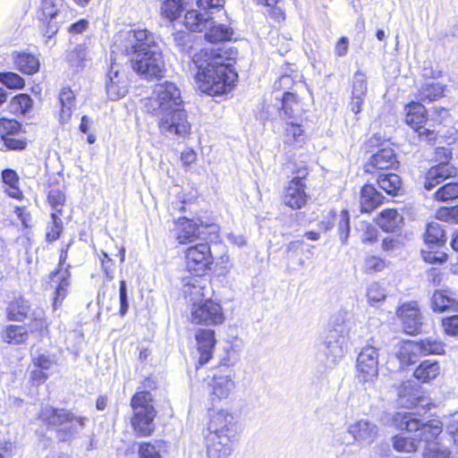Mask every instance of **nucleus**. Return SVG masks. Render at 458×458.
Here are the masks:
<instances>
[{"mask_svg": "<svg viewBox=\"0 0 458 458\" xmlns=\"http://www.w3.org/2000/svg\"><path fill=\"white\" fill-rule=\"evenodd\" d=\"M238 55L234 47L201 49L192 55L197 70L195 77L200 89L208 95H220L230 91L235 85L238 74L233 62Z\"/></svg>", "mask_w": 458, "mask_h": 458, "instance_id": "nucleus-1", "label": "nucleus"}, {"mask_svg": "<svg viewBox=\"0 0 458 458\" xmlns=\"http://www.w3.org/2000/svg\"><path fill=\"white\" fill-rule=\"evenodd\" d=\"M119 38L126 40L124 51L134 54L131 66L136 72L146 79L162 76L165 70L163 54L149 30H121Z\"/></svg>", "mask_w": 458, "mask_h": 458, "instance_id": "nucleus-2", "label": "nucleus"}, {"mask_svg": "<svg viewBox=\"0 0 458 458\" xmlns=\"http://www.w3.org/2000/svg\"><path fill=\"white\" fill-rule=\"evenodd\" d=\"M393 425L410 433H415L419 441L424 444L423 449L440 446L439 438L443 432V424L438 420L418 418L413 412L398 411L393 415Z\"/></svg>", "mask_w": 458, "mask_h": 458, "instance_id": "nucleus-3", "label": "nucleus"}, {"mask_svg": "<svg viewBox=\"0 0 458 458\" xmlns=\"http://www.w3.org/2000/svg\"><path fill=\"white\" fill-rule=\"evenodd\" d=\"M183 107L180 89L175 83L164 81L155 85L151 96L144 100L145 111L152 116Z\"/></svg>", "mask_w": 458, "mask_h": 458, "instance_id": "nucleus-4", "label": "nucleus"}, {"mask_svg": "<svg viewBox=\"0 0 458 458\" xmlns=\"http://www.w3.org/2000/svg\"><path fill=\"white\" fill-rule=\"evenodd\" d=\"M39 418L48 426L56 428L63 433L64 437H70L78 434L83 429L86 417L75 416L72 411L65 409H55L46 406L42 409Z\"/></svg>", "mask_w": 458, "mask_h": 458, "instance_id": "nucleus-5", "label": "nucleus"}, {"mask_svg": "<svg viewBox=\"0 0 458 458\" xmlns=\"http://www.w3.org/2000/svg\"><path fill=\"white\" fill-rule=\"evenodd\" d=\"M152 395L148 391L136 393L131 398L133 418L131 420L135 431L140 436H149L153 430V420L156 411L153 406Z\"/></svg>", "mask_w": 458, "mask_h": 458, "instance_id": "nucleus-6", "label": "nucleus"}, {"mask_svg": "<svg viewBox=\"0 0 458 458\" xmlns=\"http://www.w3.org/2000/svg\"><path fill=\"white\" fill-rule=\"evenodd\" d=\"M176 30L174 34V40L176 47L184 53L191 54V50L197 49L202 41V38L211 44H224L231 40L233 30Z\"/></svg>", "mask_w": 458, "mask_h": 458, "instance_id": "nucleus-7", "label": "nucleus"}, {"mask_svg": "<svg viewBox=\"0 0 458 458\" xmlns=\"http://www.w3.org/2000/svg\"><path fill=\"white\" fill-rule=\"evenodd\" d=\"M154 117L157 118L158 128L162 133L185 138L191 132V125L183 107Z\"/></svg>", "mask_w": 458, "mask_h": 458, "instance_id": "nucleus-8", "label": "nucleus"}, {"mask_svg": "<svg viewBox=\"0 0 458 458\" xmlns=\"http://www.w3.org/2000/svg\"><path fill=\"white\" fill-rule=\"evenodd\" d=\"M225 319L220 302L212 297L191 307V320L197 325L217 326Z\"/></svg>", "mask_w": 458, "mask_h": 458, "instance_id": "nucleus-9", "label": "nucleus"}, {"mask_svg": "<svg viewBox=\"0 0 458 458\" xmlns=\"http://www.w3.org/2000/svg\"><path fill=\"white\" fill-rule=\"evenodd\" d=\"M185 267L196 276H203L211 270L214 262L210 247L208 243H198L184 251Z\"/></svg>", "mask_w": 458, "mask_h": 458, "instance_id": "nucleus-10", "label": "nucleus"}, {"mask_svg": "<svg viewBox=\"0 0 458 458\" xmlns=\"http://www.w3.org/2000/svg\"><path fill=\"white\" fill-rule=\"evenodd\" d=\"M404 111L405 123L418 133L419 138L428 143H434L437 140V132L424 126L427 121L425 106L421 103L411 102L405 106Z\"/></svg>", "mask_w": 458, "mask_h": 458, "instance_id": "nucleus-11", "label": "nucleus"}, {"mask_svg": "<svg viewBox=\"0 0 458 458\" xmlns=\"http://www.w3.org/2000/svg\"><path fill=\"white\" fill-rule=\"evenodd\" d=\"M357 377L362 383H373L378 377V351L377 348L365 346L358 355Z\"/></svg>", "mask_w": 458, "mask_h": 458, "instance_id": "nucleus-12", "label": "nucleus"}, {"mask_svg": "<svg viewBox=\"0 0 458 458\" xmlns=\"http://www.w3.org/2000/svg\"><path fill=\"white\" fill-rule=\"evenodd\" d=\"M67 259V250H62L59 261V269L52 272L50 275V284L55 289V295L53 299V308L56 310L59 308L64 300L66 298L71 285V273L69 271L70 266L63 268L64 264Z\"/></svg>", "mask_w": 458, "mask_h": 458, "instance_id": "nucleus-13", "label": "nucleus"}, {"mask_svg": "<svg viewBox=\"0 0 458 458\" xmlns=\"http://www.w3.org/2000/svg\"><path fill=\"white\" fill-rule=\"evenodd\" d=\"M182 282V293L191 307L212 297L210 283L202 276L194 275L184 278Z\"/></svg>", "mask_w": 458, "mask_h": 458, "instance_id": "nucleus-14", "label": "nucleus"}, {"mask_svg": "<svg viewBox=\"0 0 458 458\" xmlns=\"http://www.w3.org/2000/svg\"><path fill=\"white\" fill-rule=\"evenodd\" d=\"M296 173L297 175L289 182L283 196L284 203L293 209L301 208L305 206L308 199L303 183V179L307 176L308 170L306 167H302Z\"/></svg>", "mask_w": 458, "mask_h": 458, "instance_id": "nucleus-15", "label": "nucleus"}, {"mask_svg": "<svg viewBox=\"0 0 458 458\" xmlns=\"http://www.w3.org/2000/svg\"><path fill=\"white\" fill-rule=\"evenodd\" d=\"M128 88L129 80L125 72L115 61H112L106 82L108 98L112 100H117L126 95Z\"/></svg>", "mask_w": 458, "mask_h": 458, "instance_id": "nucleus-16", "label": "nucleus"}, {"mask_svg": "<svg viewBox=\"0 0 458 458\" xmlns=\"http://www.w3.org/2000/svg\"><path fill=\"white\" fill-rule=\"evenodd\" d=\"M235 422L234 415L228 410L213 411L210 414L207 435L226 436L233 439Z\"/></svg>", "mask_w": 458, "mask_h": 458, "instance_id": "nucleus-17", "label": "nucleus"}, {"mask_svg": "<svg viewBox=\"0 0 458 458\" xmlns=\"http://www.w3.org/2000/svg\"><path fill=\"white\" fill-rule=\"evenodd\" d=\"M208 388L210 399L213 402L229 398L235 388L234 373L217 372L208 382Z\"/></svg>", "mask_w": 458, "mask_h": 458, "instance_id": "nucleus-18", "label": "nucleus"}, {"mask_svg": "<svg viewBox=\"0 0 458 458\" xmlns=\"http://www.w3.org/2000/svg\"><path fill=\"white\" fill-rule=\"evenodd\" d=\"M439 153H443L446 160L451 158V151L447 149L441 148ZM456 174V168L448 161L441 162L428 169L426 174L424 187L429 191L443 182L445 180L455 176Z\"/></svg>", "mask_w": 458, "mask_h": 458, "instance_id": "nucleus-19", "label": "nucleus"}, {"mask_svg": "<svg viewBox=\"0 0 458 458\" xmlns=\"http://www.w3.org/2000/svg\"><path fill=\"white\" fill-rule=\"evenodd\" d=\"M396 314L402 321L403 331L409 335H415L420 331L422 317L416 301H409L402 304Z\"/></svg>", "mask_w": 458, "mask_h": 458, "instance_id": "nucleus-20", "label": "nucleus"}, {"mask_svg": "<svg viewBox=\"0 0 458 458\" xmlns=\"http://www.w3.org/2000/svg\"><path fill=\"white\" fill-rule=\"evenodd\" d=\"M347 431L355 442L366 445L373 443L378 435L377 426L366 419L350 423Z\"/></svg>", "mask_w": 458, "mask_h": 458, "instance_id": "nucleus-21", "label": "nucleus"}, {"mask_svg": "<svg viewBox=\"0 0 458 458\" xmlns=\"http://www.w3.org/2000/svg\"><path fill=\"white\" fill-rule=\"evenodd\" d=\"M398 402L401 406L407 409L420 406L428 408L430 405L428 399L422 394L417 386L410 382L404 383L399 387Z\"/></svg>", "mask_w": 458, "mask_h": 458, "instance_id": "nucleus-22", "label": "nucleus"}, {"mask_svg": "<svg viewBox=\"0 0 458 458\" xmlns=\"http://www.w3.org/2000/svg\"><path fill=\"white\" fill-rule=\"evenodd\" d=\"M207 458H229L232 454L233 439L226 436H205Z\"/></svg>", "mask_w": 458, "mask_h": 458, "instance_id": "nucleus-23", "label": "nucleus"}, {"mask_svg": "<svg viewBox=\"0 0 458 458\" xmlns=\"http://www.w3.org/2000/svg\"><path fill=\"white\" fill-rule=\"evenodd\" d=\"M348 340L328 334L323 344V352L328 366H335L347 352Z\"/></svg>", "mask_w": 458, "mask_h": 458, "instance_id": "nucleus-24", "label": "nucleus"}, {"mask_svg": "<svg viewBox=\"0 0 458 458\" xmlns=\"http://www.w3.org/2000/svg\"><path fill=\"white\" fill-rule=\"evenodd\" d=\"M63 0H42L38 17L48 29L61 25L65 13L61 10Z\"/></svg>", "mask_w": 458, "mask_h": 458, "instance_id": "nucleus-25", "label": "nucleus"}, {"mask_svg": "<svg viewBox=\"0 0 458 458\" xmlns=\"http://www.w3.org/2000/svg\"><path fill=\"white\" fill-rule=\"evenodd\" d=\"M279 117L284 123L291 120L303 119V108L295 94L288 91L284 92Z\"/></svg>", "mask_w": 458, "mask_h": 458, "instance_id": "nucleus-26", "label": "nucleus"}, {"mask_svg": "<svg viewBox=\"0 0 458 458\" xmlns=\"http://www.w3.org/2000/svg\"><path fill=\"white\" fill-rule=\"evenodd\" d=\"M199 353V363L205 365L213 355L216 344L215 332L211 329H199L195 335Z\"/></svg>", "mask_w": 458, "mask_h": 458, "instance_id": "nucleus-27", "label": "nucleus"}, {"mask_svg": "<svg viewBox=\"0 0 458 458\" xmlns=\"http://www.w3.org/2000/svg\"><path fill=\"white\" fill-rule=\"evenodd\" d=\"M183 24L186 29H228L225 25L216 23L207 11L201 13L197 10L188 11L184 15Z\"/></svg>", "mask_w": 458, "mask_h": 458, "instance_id": "nucleus-28", "label": "nucleus"}, {"mask_svg": "<svg viewBox=\"0 0 458 458\" xmlns=\"http://www.w3.org/2000/svg\"><path fill=\"white\" fill-rule=\"evenodd\" d=\"M20 127L21 124L15 120L0 119V137L4 145L10 149H23L26 147V141L13 137Z\"/></svg>", "mask_w": 458, "mask_h": 458, "instance_id": "nucleus-29", "label": "nucleus"}, {"mask_svg": "<svg viewBox=\"0 0 458 458\" xmlns=\"http://www.w3.org/2000/svg\"><path fill=\"white\" fill-rule=\"evenodd\" d=\"M176 239L181 244L192 242L203 233L200 231L203 225H199L196 221L186 217H179L176 221Z\"/></svg>", "mask_w": 458, "mask_h": 458, "instance_id": "nucleus-30", "label": "nucleus"}, {"mask_svg": "<svg viewBox=\"0 0 458 458\" xmlns=\"http://www.w3.org/2000/svg\"><path fill=\"white\" fill-rule=\"evenodd\" d=\"M397 163L394 149L383 148L377 150L370 157L369 163L366 165V172L374 173V168L386 170L392 168Z\"/></svg>", "mask_w": 458, "mask_h": 458, "instance_id": "nucleus-31", "label": "nucleus"}, {"mask_svg": "<svg viewBox=\"0 0 458 458\" xmlns=\"http://www.w3.org/2000/svg\"><path fill=\"white\" fill-rule=\"evenodd\" d=\"M353 326L352 315L347 310H340L332 318V329L329 334L348 340Z\"/></svg>", "mask_w": 458, "mask_h": 458, "instance_id": "nucleus-32", "label": "nucleus"}, {"mask_svg": "<svg viewBox=\"0 0 458 458\" xmlns=\"http://www.w3.org/2000/svg\"><path fill=\"white\" fill-rule=\"evenodd\" d=\"M384 196L375 187L366 184L360 191V208L363 212H370L384 202Z\"/></svg>", "mask_w": 458, "mask_h": 458, "instance_id": "nucleus-33", "label": "nucleus"}, {"mask_svg": "<svg viewBox=\"0 0 458 458\" xmlns=\"http://www.w3.org/2000/svg\"><path fill=\"white\" fill-rule=\"evenodd\" d=\"M403 216L394 208L382 210L376 218L377 225L385 232H394L403 223Z\"/></svg>", "mask_w": 458, "mask_h": 458, "instance_id": "nucleus-34", "label": "nucleus"}, {"mask_svg": "<svg viewBox=\"0 0 458 458\" xmlns=\"http://www.w3.org/2000/svg\"><path fill=\"white\" fill-rule=\"evenodd\" d=\"M420 348L417 344V341H406L401 344L396 356L402 364L411 365L423 357Z\"/></svg>", "mask_w": 458, "mask_h": 458, "instance_id": "nucleus-35", "label": "nucleus"}, {"mask_svg": "<svg viewBox=\"0 0 458 458\" xmlns=\"http://www.w3.org/2000/svg\"><path fill=\"white\" fill-rule=\"evenodd\" d=\"M445 86L439 82L427 81L418 90L417 98L422 103L437 101L444 96Z\"/></svg>", "mask_w": 458, "mask_h": 458, "instance_id": "nucleus-36", "label": "nucleus"}, {"mask_svg": "<svg viewBox=\"0 0 458 458\" xmlns=\"http://www.w3.org/2000/svg\"><path fill=\"white\" fill-rule=\"evenodd\" d=\"M60 113L59 120L62 123L70 121L73 108L75 106V95L69 88H64L59 95Z\"/></svg>", "mask_w": 458, "mask_h": 458, "instance_id": "nucleus-37", "label": "nucleus"}, {"mask_svg": "<svg viewBox=\"0 0 458 458\" xmlns=\"http://www.w3.org/2000/svg\"><path fill=\"white\" fill-rule=\"evenodd\" d=\"M33 364L35 369L30 373V381L37 384L44 383L48 377L47 371L52 367L53 360L47 355L40 354L34 359Z\"/></svg>", "mask_w": 458, "mask_h": 458, "instance_id": "nucleus-38", "label": "nucleus"}, {"mask_svg": "<svg viewBox=\"0 0 458 458\" xmlns=\"http://www.w3.org/2000/svg\"><path fill=\"white\" fill-rule=\"evenodd\" d=\"M440 374V366L437 361L429 360L422 361L414 370L413 376L422 383L435 379Z\"/></svg>", "mask_w": 458, "mask_h": 458, "instance_id": "nucleus-39", "label": "nucleus"}, {"mask_svg": "<svg viewBox=\"0 0 458 458\" xmlns=\"http://www.w3.org/2000/svg\"><path fill=\"white\" fill-rule=\"evenodd\" d=\"M47 327L45 310L41 308H36L30 315V334H35L36 337L41 339L48 335Z\"/></svg>", "mask_w": 458, "mask_h": 458, "instance_id": "nucleus-40", "label": "nucleus"}, {"mask_svg": "<svg viewBox=\"0 0 458 458\" xmlns=\"http://www.w3.org/2000/svg\"><path fill=\"white\" fill-rule=\"evenodd\" d=\"M377 184L389 195H397L402 187V181L395 174H383L377 175Z\"/></svg>", "mask_w": 458, "mask_h": 458, "instance_id": "nucleus-41", "label": "nucleus"}, {"mask_svg": "<svg viewBox=\"0 0 458 458\" xmlns=\"http://www.w3.org/2000/svg\"><path fill=\"white\" fill-rule=\"evenodd\" d=\"M29 306L26 300L21 296L15 298L10 302L7 308V317L9 320L22 321L27 318Z\"/></svg>", "mask_w": 458, "mask_h": 458, "instance_id": "nucleus-42", "label": "nucleus"}, {"mask_svg": "<svg viewBox=\"0 0 458 458\" xmlns=\"http://www.w3.org/2000/svg\"><path fill=\"white\" fill-rule=\"evenodd\" d=\"M425 242L428 248L432 245H443L445 242V233L441 225L437 222H431L428 225L425 233Z\"/></svg>", "mask_w": 458, "mask_h": 458, "instance_id": "nucleus-43", "label": "nucleus"}, {"mask_svg": "<svg viewBox=\"0 0 458 458\" xmlns=\"http://www.w3.org/2000/svg\"><path fill=\"white\" fill-rule=\"evenodd\" d=\"M2 180L3 182L8 186V188L5 189L7 194L12 198L21 199L22 193L18 187L19 178L16 172L12 169H4L2 172Z\"/></svg>", "mask_w": 458, "mask_h": 458, "instance_id": "nucleus-44", "label": "nucleus"}, {"mask_svg": "<svg viewBox=\"0 0 458 458\" xmlns=\"http://www.w3.org/2000/svg\"><path fill=\"white\" fill-rule=\"evenodd\" d=\"M86 56V48L79 45L75 47L74 50L67 54L66 60L68 65L73 72H79L85 66Z\"/></svg>", "mask_w": 458, "mask_h": 458, "instance_id": "nucleus-45", "label": "nucleus"}, {"mask_svg": "<svg viewBox=\"0 0 458 458\" xmlns=\"http://www.w3.org/2000/svg\"><path fill=\"white\" fill-rule=\"evenodd\" d=\"M3 338L9 344H22L28 339V329L25 326H10L6 328Z\"/></svg>", "mask_w": 458, "mask_h": 458, "instance_id": "nucleus-46", "label": "nucleus"}, {"mask_svg": "<svg viewBox=\"0 0 458 458\" xmlns=\"http://www.w3.org/2000/svg\"><path fill=\"white\" fill-rule=\"evenodd\" d=\"M437 201L447 202L458 198V182H447L439 187L434 193Z\"/></svg>", "mask_w": 458, "mask_h": 458, "instance_id": "nucleus-47", "label": "nucleus"}, {"mask_svg": "<svg viewBox=\"0 0 458 458\" xmlns=\"http://www.w3.org/2000/svg\"><path fill=\"white\" fill-rule=\"evenodd\" d=\"M302 121L303 119L291 120L290 122L285 123L284 132L287 139L297 142H301L304 140Z\"/></svg>", "mask_w": 458, "mask_h": 458, "instance_id": "nucleus-48", "label": "nucleus"}, {"mask_svg": "<svg viewBox=\"0 0 458 458\" xmlns=\"http://www.w3.org/2000/svg\"><path fill=\"white\" fill-rule=\"evenodd\" d=\"M417 344L421 347L422 356L430 354H443L445 352L444 344L437 340L429 338L417 341Z\"/></svg>", "mask_w": 458, "mask_h": 458, "instance_id": "nucleus-49", "label": "nucleus"}, {"mask_svg": "<svg viewBox=\"0 0 458 458\" xmlns=\"http://www.w3.org/2000/svg\"><path fill=\"white\" fill-rule=\"evenodd\" d=\"M393 446L397 452L411 453L417 450L418 443L407 437L395 436L393 437Z\"/></svg>", "mask_w": 458, "mask_h": 458, "instance_id": "nucleus-50", "label": "nucleus"}, {"mask_svg": "<svg viewBox=\"0 0 458 458\" xmlns=\"http://www.w3.org/2000/svg\"><path fill=\"white\" fill-rule=\"evenodd\" d=\"M161 12L164 16L173 21L178 18L182 12V4L181 0H166L161 6Z\"/></svg>", "mask_w": 458, "mask_h": 458, "instance_id": "nucleus-51", "label": "nucleus"}, {"mask_svg": "<svg viewBox=\"0 0 458 458\" xmlns=\"http://www.w3.org/2000/svg\"><path fill=\"white\" fill-rule=\"evenodd\" d=\"M9 108L16 115H25L29 110V95L21 94L13 98Z\"/></svg>", "mask_w": 458, "mask_h": 458, "instance_id": "nucleus-52", "label": "nucleus"}, {"mask_svg": "<svg viewBox=\"0 0 458 458\" xmlns=\"http://www.w3.org/2000/svg\"><path fill=\"white\" fill-rule=\"evenodd\" d=\"M431 302L434 310L442 312L452 307L454 301L451 297L445 295L443 292L437 291L432 296Z\"/></svg>", "mask_w": 458, "mask_h": 458, "instance_id": "nucleus-53", "label": "nucleus"}, {"mask_svg": "<svg viewBox=\"0 0 458 458\" xmlns=\"http://www.w3.org/2000/svg\"><path fill=\"white\" fill-rule=\"evenodd\" d=\"M386 293L377 283H372L369 284L367 290V298L369 302L375 306L379 302H382L386 299Z\"/></svg>", "mask_w": 458, "mask_h": 458, "instance_id": "nucleus-54", "label": "nucleus"}, {"mask_svg": "<svg viewBox=\"0 0 458 458\" xmlns=\"http://www.w3.org/2000/svg\"><path fill=\"white\" fill-rule=\"evenodd\" d=\"M47 199L52 208V213L60 215L65 202L64 194L59 190H51L48 192Z\"/></svg>", "mask_w": 458, "mask_h": 458, "instance_id": "nucleus-55", "label": "nucleus"}, {"mask_svg": "<svg viewBox=\"0 0 458 458\" xmlns=\"http://www.w3.org/2000/svg\"><path fill=\"white\" fill-rule=\"evenodd\" d=\"M367 93V78L362 72H356L352 81V96L365 97Z\"/></svg>", "mask_w": 458, "mask_h": 458, "instance_id": "nucleus-56", "label": "nucleus"}, {"mask_svg": "<svg viewBox=\"0 0 458 458\" xmlns=\"http://www.w3.org/2000/svg\"><path fill=\"white\" fill-rule=\"evenodd\" d=\"M51 218L52 225L47 232V238L50 242L58 239L63 231V222L59 216L56 213H51Z\"/></svg>", "mask_w": 458, "mask_h": 458, "instance_id": "nucleus-57", "label": "nucleus"}, {"mask_svg": "<svg viewBox=\"0 0 458 458\" xmlns=\"http://www.w3.org/2000/svg\"><path fill=\"white\" fill-rule=\"evenodd\" d=\"M0 81L10 89H21L24 86V80L14 72L0 73Z\"/></svg>", "mask_w": 458, "mask_h": 458, "instance_id": "nucleus-58", "label": "nucleus"}, {"mask_svg": "<svg viewBox=\"0 0 458 458\" xmlns=\"http://www.w3.org/2000/svg\"><path fill=\"white\" fill-rule=\"evenodd\" d=\"M437 218L442 221L458 224V205L451 208L444 207L437 210Z\"/></svg>", "mask_w": 458, "mask_h": 458, "instance_id": "nucleus-59", "label": "nucleus"}, {"mask_svg": "<svg viewBox=\"0 0 458 458\" xmlns=\"http://www.w3.org/2000/svg\"><path fill=\"white\" fill-rule=\"evenodd\" d=\"M429 249H433V246H431V248H429ZM421 257L426 262L430 263V264L443 263L447 259V255L445 252L437 251V250H422Z\"/></svg>", "mask_w": 458, "mask_h": 458, "instance_id": "nucleus-60", "label": "nucleus"}, {"mask_svg": "<svg viewBox=\"0 0 458 458\" xmlns=\"http://www.w3.org/2000/svg\"><path fill=\"white\" fill-rule=\"evenodd\" d=\"M386 267L385 261L375 256H371L366 259L364 264V269L367 273H377L382 271Z\"/></svg>", "mask_w": 458, "mask_h": 458, "instance_id": "nucleus-61", "label": "nucleus"}, {"mask_svg": "<svg viewBox=\"0 0 458 458\" xmlns=\"http://www.w3.org/2000/svg\"><path fill=\"white\" fill-rule=\"evenodd\" d=\"M340 220L338 223V230L340 233L341 241L345 243L349 237L350 233V224H349V215L346 210H343L340 216Z\"/></svg>", "mask_w": 458, "mask_h": 458, "instance_id": "nucleus-62", "label": "nucleus"}, {"mask_svg": "<svg viewBox=\"0 0 458 458\" xmlns=\"http://www.w3.org/2000/svg\"><path fill=\"white\" fill-rule=\"evenodd\" d=\"M445 334L455 336L458 335V315L445 318L442 321Z\"/></svg>", "mask_w": 458, "mask_h": 458, "instance_id": "nucleus-63", "label": "nucleus"}, {"mask_svg": "<svg viewBox=\"0 0 458 458\" xmlns=\"http://www.w3.org/2000/svg\"><path fill=\"white\" fill-rule=\"evenodd\" d=\"M140 458H161L159 450L149 443H143L139 449Z\"/></svg>", "mask_w": 458, "mask_h": 458, "instance_id": "nucleus-64", "label": "nucleus"}]
</instances>
